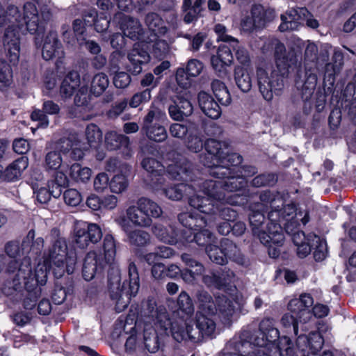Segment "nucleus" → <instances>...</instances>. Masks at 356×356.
Returning a JSON list of instances; mask_svg holds the SVG:
<instances>
[{"label":"nucleus","instance_id":"f257e3e1","mask_svg":"<svg viewBox=\"0 0 356 356\" xmlns=\"http://www.w3.org/2000/svg\"><path fill=\"white\" fill-rule=\"evenodd\" d=\"M265 55L274 52L276 70L269 68H259L257 72V81L260 92L266 101L273 99L274 95H279L284 87L283 76L288 74L289 68L298 61L293 49L286 50L284 44L274 38H266L261 47Z\"/></svg>","mask_w":356,"mask_h":356},{"label":"nucleus","instance_id":"f03ea898","mask_svg":"<svg viewBox=\"0 0 356 356\" xmlns=\"http://www.w3.org/2000/svg\"><path fill=\"white\" fill-rule=\"evenodd\" d=\"M248 173L246 174V170L244 169V175L235 177L227 175L224 177H217L218 179H225V180H206L202 181V193L207 196L213 197L218 200H224L229 204L237 205L242 202V198L238 194L229 196L228 192L237 191L243 188L247 185V181L244 176L250 175L255 173V169L253 167H248Z\"/></svg>","mask_w":356,"mask_h":356},{"label":"nucleus","instance_id":"7ed1b4c3","mask_svg":"<svg viewBox=\"0 0 356 356\" xmlns=\"http://www.w3.org/2000/svg\"><path fill=\"white\" fill-rule=\"evenodd\" d=\"M141 165L150 175V186L152 188H160L166 177L183 181H188L191 178V165L186 159H183L179 163L169 165L166 172L164 166L152 157L144 158Z\"/></svg>","mask_w":356,"mask_h":356},{"label":"nucleus","instance_id":"20e7f679","mask_svg":"<svg viewBox=\"0 0 356 356\" xmlns=\"http://www.w3.org/2000/svg\"><path fill=\"white\" fill-rule=\"evenodd\" d=\"M110 296L115 302L118 312L127 307L131 298L138 292L140 284L136 266L131 264L129 266V287L125 282L120 285V276L118 270L113 272L108 277Z\"/></svg>","mask_w":356,"mask_h":356},{"label":"nucleus","instance_id":"39448f33","mask_svg":"<svg viewBox=\"0 0 356 356\" xmlns=\"http://www.w3.org/2000/svg\"><path fill=\"white\" fill-rule=\"evenodd\" d=\"M196 303L198 308L197 312L210 315L218 314L225 323L229 322L236 307L239 305L235 300H231L227 295L224 294L217 297L214 302L210 294L204 290L197 291Z\"/></svg>","mask_w":356,"mask_h":356},{"label":"nucleus","instance_id":"423d86ee","mask_svg":"<svg viewBox=\"0 0 356 356\" xmlns=\"http://www.w3.org/2000/svg\"><path fill=\"white\" fill-rule=\"evenodd\" d=\"M314 300L309 294H302L299 298L292 299L288 304L289 310L293 314H285L282 316L280 323L286 332L298 334L300 323H306L312 318L309 307Z\"/></svg>","mask_w":356,"mask_h":356},{"label":"nucleus","instance_id":"0eeeda50","mask_svg":"<svg viewBox=\"0 0 356 356\" xmlns=\"http://www.w3.org/2000/svg\"><path fill=\"white\" fill-rule=\"evenodd\" d=\"M49 260L54 275L58 278L65 273H73L76 264V254L74 250H68L64 238H58L49 249Z\"/></svg>","mask_w":356,"mask_h":356},{"label":"nucleus","instance_id":"6e6552de","mask_svg":"<svg viewBox=\"0 0 356 356\" xmlns=\"http://www.w3.org/2000/svg\"><path fill=\"white\" fill-rule=\"evenodd\" d=\"M103 250L104 258L100 253L95 251H91L86 254L83 265V276L86 280H91L97 272L102 271L107 264H111L114 261L116 249L115 240L111 235L106 234L104 236Z\"/></svg>","mask_w":356,"mask_h":356},{"label":"nucleus","instance_id":"1a4fd4ad","mask_svg":"<svg viewBox=\"0 0 356 356\" xmlns=\"http://www.w3.org/2000/svg\"><path fill=\"white\" fill-rule=\"evenodd\" d=\"M179 220L183 226H184L186 234L184 237L191 238L189 241H195L199 245L206 246L216 243V237L211 233L208 229L205 227L211 224V221L209 222L203 217L197 218L188 213H181L179 216Z\"/></svg>","mask_w":356,"mask_h":356},{"label":"nucleus","instance_id":"9d476101","mask_svg":"<svg viewBox=\"0 0 356 356\" xmlns=\"http://www.w3.org/2000/svg\"><path fill=\"white\" fill-rule=\"evenodd\" d=\"M188 202L193 208L211 216L209 220L212 222L216 220L217 216L226 221L234 220L237 216L236 211L225 206V203L228 204L225 200H218L209 196L203 197L196 194L191 196Z\"/></svg>","mask_w":356,"mask_h":356},{"label":"nucleus","instance_id":"9b49d317","mask_svg":"<svg viewBox=\"0 0 356 356\" xmlns=\"http://www.w3.org/2000/svg\"><path fill=\"white\" fill-rule=\"evenodd\" d=\"M162 214L160 206L147 197L139 198L136 205L129 206L126 210L129 222L138 227H148L152 223V218H159Z\"/></svg>","mask_w":356,"mask_h":356},{"label":"nucleus","instance_id":"f8f14e48","mask_svg":"<svg viewBox=\"0 0 356 356\" xmlns=\"http://www.w3.org/2000/svg\"><path fill=\"white\" fill-rule=\"evenodd\" d=\"M156 320H154L155 325L160 324L159 333L162 337L168 336L169 333L178 342L192 339L193 327L182 318L174 319L172 321L169 318L164 308H159L156 312Z\"/></svg>","mask_w":356,"mask_h":356},{"label":"nucleus","instance_id":"ddd939ff","mask_svg":"<svg viewBox=\"0 0 356 356\" xmlns=\"http://www.w3.org/2000/svg\"><path fill=\"white\" fill-rule=\"evenodd\" d=\"M206 252L213 262L220 265L226 264L228 259L238 264H243V257L240 250L232 241L227 238L221 241L220 248L214 243L210 244L206 248Z\"/></svg>","mask_w":356,"mask_h":356},{"label":"nucleus","instance_id":"4468645a","mask_svg":"<svg viewBox=\"0 0 356 356\" xmlns=\"http://www.w3.org/2000/svg\"><path fill=\"white\" fill-rule=\"evenodd\" d=\"M102 237V229L95 223L79 221L74 225V243L77 248L85 249L90 243H97Z\"/></svg>","mask_w":356,"mask_h":356},{"label":"nucleus","instance_id":"2eb2a0df","mask_svg":"<svg viewBox=\"0 0 356 356\" xmlns=\"http://www.w3.org/2000/svg\"><path fill=\"white\" fill-rule=\"evenodd\" d=\"M281 19L282 22L280 25L279 29L282 32L296 29L298 25L304 21L306 22L308 26L312 29L318 26V21L311 17L310 13L305 8H292L286 12L285 15H282Z\"/></svg>","mask_w":356,"mask_h":356},{"label":"nucleus","instance_id":"dca6fc26","mask_svg":"<svg viewBox=\"0 0 356 356\" xmlns=\"http://www.w3.org/2000/svg\"><path fill=\"white\" fill-rule=\"evenodd\" d=\"M47 280V266L44 264H38L35 269L32 284L29 285L28 283H26L28 294L26 300H24V308L31 309L35 306L37 299L41 294V289L39 286L44 285Z\"/></svg>","mask_w":356,"mask_h":356},{"label":"nucleus","instance_id":"f3484780","mask_svg":"<svg viewBox=\"0 0 356 356\" xmlns=\"http://www.w3.org/2000/svg\"><path fill=\"white\" fill-rule=\"evenodd\" d=\"M159 309L152 310L151 315L148 316L144 323L143 339L145 348L150 353H156L163 341L165 337L161 336L159 333L160 324L155 325L154 320H156V314Z\"/></svg>","mask_w":356,"mask_h":356},{"label":"nucleus","instance_id":"a211bd4d","mask_svg":"<svg viewBox=\"0 0 356 356\" xmlns=\"http://www.w3.org/2000/svg\"><path fill=\"white\" fill-rule=\"evenodd\" d=\"M272 227H268V233L259 235L261 243L268 246V254L272 258H277L281 253L284 243V234L282 227L278 223H272Z\"/></svg>","mask_w":356,"mask_h":356},{"label":"nucleus","instance_id":"6ab92c4d","mask_svg":"<svg viewBox=\"0 0 356 356\" xmlns=\"http://www.w3.org/2000/svg\"><path fill=\"white\" fill-rule=\"evenodd\" d=\"M176 94L175 97H172V103L168 107V113L172 120L180 121L192 114L193 107L188 91H179L177 89Z\"/></svg>","mask_w":356,"mask_h":356},{"label":"nucleus","instance_id":"aec40b11","mask_svg":"<svg viewBox=\"0 0 356 356\" xmlns=\"http://www.w3.org/2000/svg\"><path fill=\"white\" fill-rule=\"evenodd\" d=\"M49 11L43 10H41L40 18L34 3H26L24 6V20L26 24L27 30L32 34L42 33L44 29L43 24L49 19Z\"/></svg>","mask_w":356,"mask_h":356},{"label":"nucleus","instance_id":"412c9836","mask_svg":"<svg viewBox=\"0 0 356 356\" xmlns=\"http://www.w3.org/2000/svg\"><path fill=\"white\" fill-rule=\"evenodd\" d=\"M5 249L8 256L13 259L8 264V270L13 273L16 270H18L13 280L12 287L15 291L20 293L22 289L20 282V268L22 264L20 256V244L19 242L10 241L6 244Z\"/></svg>","mask_w":356,"mask_h":356},{"label":"nucleus","instance_id":"4be33fe9","mask_svg":"<svg viewBox=\"0 0 356 356\" xmlns=\"http://www.w3.org/2000/svg\"><path fill=\"white\" fill-rule=\"evenodd\" d=\"M22 31L19 27H9L4 35V47L10 62L15 65L19 59Z\"/></svg>","mask_w":356,"mask_h":356},{"label":"nucleus","instance_id":"5701e85b","mask_svg":"<svg viewBox=\"0 0 356 356\" xmlns=\"http://www.w3.org/2000/svg\"><path fill=\"white\" fill-rule=\"evenodd\" d=\"M205 149L207 154L201 156L200 161L211 170L220 163V161L227 149V146L225 143L215 139H209L205 143Z\"/></svg>","mask_w":356,"mask_h":356},{"label":"nucleus","instance_id":"b1692460","mask_svg":"<svg viewBox=\"0 0 356 356\" xmlns=\"http://www.w3.org/2000/svg\"><path fill=\"white\" fill-rule=\"evenodd\" d=\"M323 345V339L321 334L317 332H312L309 335L301 334L298 336L296 349L299 356H306L307 351L313 355L319 352Z\"/></svg>","mask_w":356,"mask_h":356},{"label":"nucleus","instance_id":"393cba45","mask_svg":"<svg viewBox=\"0 0 356 356\" xmlns=\"http://www.w3.org/2000/svg\"><path fill=\"white\" fill-rule=\"evenodd\" d=\"M198 186L199 192H202V181H198L197 183H194L193 185H188L186 184H179L168 186L166 184V178L163 181V184L160 188H153L154 191L161 192L162 194L165 195L166 197L171 200L177 201L182 198L184 194L191 195L193 191H197L196 187Z\"/></svg>","mask_w":356,"mask_h":356},{"label":"nucleus","instance_id":"a878e982","mask_svg":"<svg viewBox=\"0 0 356 356\" xmlns=\"http://www.w3.org/2000/svg\"><path fill=\"white\" fill-rule=\"evenodd\" d=\"M242 162V157L236 153L229 154L227 149L222 156L220 163L210 170L209 174L214 177H224L227 175L233 174L237 165Z\"/></svg>","mask_w":356,"mask_h":356},{"label":"nucleus","instance_id":"bb28decb","mask_svg":"<svg viewBox=\"0 0 356 356\" xmlns=\"http://www.w3.org/2000/svg\"><path fill=\"white\" fill-rule=\"evenodd\" d=\"M152 232L160 241L171 245L179 242L184 243V241L191 240L188 237H184V235L186 234L185 229L178 233L172 226H166L161 223H157L153 227Z\"/></svg>","mask_w":356,"mask_h":356},{"label":"nucleus","instance_id":"cd10ccee","mask_svg":"<svg viewBox=\"0 0 356 356\" xmlns=\"http://www.w3.org/2000/svg\"><path fill=\"white\" fill-rule=\"evenodd\" d=\"M56 148L63 153H69L73 160L77 161L83 157L88 146L76 135H72L70 138H61L56 144Z\"/></svg>","mask_w":356,"mask_h":356},{"label":"nucleus","instance_id":"c85d7f7f","mask_svg":"<svg viewBox=\"0 0 356 356\" xmlns=\"http://www.w3.org/2000/svg\"><path fill=\"white\" fill-rule=\"evenodd\" d=\"M115 19L118 20L120 29L124 36L133 40L144 41L143 28L140 22L137 19L123 14L117 15Z\"/></svg>","mask_w":356,"mask_h":356},{"label":"nucleus","instance_id":"c756f323","mask_svg":"<svg viewBox=\"0 0 356 356\" xmlns=\"http://www.w3.org/2000/svg\"><path fill=\"white\" fill-rule=\"evenodd\" d=\"M232 61L233 55L231 49L225 44L220 46L216 55L211 58V66L220 76L227 74V67L232 64Z\"/></svg>","mask_w":356,"mask_h":356},{"label":"nucleus","instance_id":"7c9ffc66","mask_svg":"<svg viewBox=\"0 0 356 356\" xmlns=\"http://www.w3.org/2000/svg\"><path fill=\"white\" fill-rule=\"evenodd\" d=\"M127 58L129 63L127 66L128 71L133 74H138L142 72V65L149 61L150 56L140 44H136L128 54Z\"/></svg>","mask_w":356,"mask_h":356},{"label":"nucleus","instance_id":"2f4dec72","mask_svg":"<svg viewBox=\"0 0 356 356\" xmlns=\"http://www.w3.org/2000/svg\"><path fill=\"white\" fill-rule=\"evenodd\" d=\"M105 141L108 149L111 150H120L126 158H129L132 156L133 150L129 137L118 134L115 131H110L106 134Z\"/></svg>","mask_w":356,"mask_h":356},{"label":"nucleus","instance_id":"473e14b6","mask_svg":"<svg viewBox=\"0 0 356 356\" xmlns=\"http://www.w3.org/2000/svg\"><path fill=\"white\" fill-rule=\"evenodd\" d=\"M214 316L197 312L196 327H193L192 339H199L200 337L212 336L216 330V323L213 318Z\"/></svg>","mask_w":356,"mask_h":356},{"label":"nucleus","instance_id":"72a5a7b5","mask_svg":"<svg viewBox=\"0 0 356 356\" xmlns=\"http://www.w3.org/2000/svg\"><path fill=\"white\" fill-rule=\"evenodd\" d=\"M42 55L44 59L49 60L54 57L62 58L64 51L61 43L59 42L56 32L49 31L44 39L42 49Z\"/></svg>","mask_w":356,"mask_h":356},{"label":"nucleus","instance_id":"f704fd0d","mask_svg":"<svg viewBox=\"0 0 356 356\" xmlns=\"http://www.w3.org/2000/svg\"><path fill=\"white\" fill-rule=\"evenodd\" d=\"M119 225L125 232L129 243L134 246L142 247L147 245L150 241V235L142 229H131L129 222L125 218L118 220Z\"/></svg>","mask_w":356,"mask_h":356},{"label":"nucleus","instance_id":"c9c22d12","mask_svg":"<svg viewBox=\"0 0 356 356\" xmlns=\"http://www.w3.org/2000/svg\"><path fill=\"white\" fill-rule=\"evenodd\" d=\"M204 2V0H183L181 18L185 24H194L202 16Z\"/></svg>","mask_w":356,"mask_h":356},{"label":"nucleus","instance_id":"e433bc0d","mask_svg":"<svg viewBox=\"0 0 356 356\" xmlns=\"http://www.w3.org/2000/svg\"><path fill=\"white\" fill-rule=\"evenodd\" d=\"M131 167L129 164H124L122 166V172H117L111 179L109 191L111 193L120 195L124 193L129 186Z\"/></svg>","mask_w":356,"mask_h":356},{"label":"nucleus","instance_id":"4c0bfd02","mask_svg":"<svg viewBox=\"0 0 356 356\" xmlns=\"http://www.w3.org/2000/svg\"><path fill=\"white\" fill-rule=\"evenodd\" d=\"M198 104L202 111L209 118L216 120L221 115V108L213 98L205 92L198 94Z\"/></svg>","mask_w":356,"mask_h":356},{"label":"nucleus","instance_id":"58836bf2","mask_svg":"<svg viewBox=\"0 0 356 356\" xmlns=\"http://www.w3.org/2000/svg\"><path fill=\"white\" fill-rule=\"evenodd\" d=\"M80 86V76L78 72H70L63 80L60 86V95L63 99H68Z\"/></svg>","mask_w":356,"mask_h":356},{"label":"nucleus","instance_id":"ea45409f","mask_svg":"<svg viewBox=\"0 0 356 356\" xmlns=\"http://www.w3.org/2000/svg\"><path fill=\"white\" fill-rule=\"evenodd\" d=\"M182 261L191 268H195V271L186 270L181 273L182 279L187 283H193L195 280L196 275H200L204 270V266L197 261L194 260L188 254L181 255Z\"/></svg>","mask_w":356,"mask_h":356},{"label":"nucleus","instance_id":"a19ab883","mask_svg":"<svg viewBox=\"0 0 356 356\" xmlns=\"http://www.w3.org/2000/svg\"><path fill=\"white\" fill-rule=\"evenodd\" d=\"M250 224L252 227V233L259 239V235H263L264 232L268 233V227L270 226V220L268 219V224L264 227V223L265 217L263 213L257 209H252V213L249 217Z\"/></svg>","mask_w":356,"mask_h":356},{"label":"nucleus","instance_id":"79ce46f5","mask_svg":"<svg viewBox=\"0 0 356 356\" xmlns=\"http://www.w3.org/2000/svg\"><path fill=\"white\" fill-rule=\"evenodd\" d=\"M145 22L151 33L150 35H165L168 32L164 22L156 13H148L145 17Z\"/></svg>","mask_w":356,"mask_h":356},{"label":"nucleus","instance_id":"37998d69","mask_svg":"<svg viewBox=\"0 0 356 356\" xmlns=\"http://www.w3.org/2000/svg\"><path fill=\"white\" fill-rule=\"evenodd\" d=\"M109 86L108 76L104 72H97L92 76L90 81V93L99 97L103 94Z\"/></svg>","mask_w":356,"mask_h":356},{"label":"nucleus","instance_id":"c03bdc74","mask_svg":"<svg viewBox=\"0 0 356 356\" xmlns=\"http://www.w3.org/2000/svg\"><path fill=\"white\" fill-rule=\"evenodd\" d=\"M218 278L222 281L221 289L230 291V293L227 296L228 298L231 300H235L238 303L236 289L232 286L236 280L234 272L230 270H225L218 275Z\"/></svg>","mask_w":356,"mask_h":356},{"label":"nucleus","instance_id":"a18cd8bd","mask_svg":"<svg viewBox=\"0 0 356 356\" xmlns=\"http://www.w3.org/2000/svg\"><path fill=\"white\" fill-rule=\"evenodd\" d=\"M234 79L238 88L243 92L250 90L252 86L251 75L247 69L238 67L235 69Z\"/></svg>","mask_w":356,"mask_h":356},{"label":"nucleus","instance_id":"49530a36","mask_svg":"<svg viewBox=\"0 0 356 356\" xmlns=\"http://www.w3.org/2000/svg\"><path fill=\"white\" fill-rule=\"evenodd\" d=\"M296 213V207L293 204L285 205L282 209L275 208L269 213V220H270V227L272 223H277L276 221L280 219L289 220L293 218Z\"/></svg>","mask_w":356,"mask_h":356},{"label":"nucleus","instance_id":"de8ad7c7","mask_svg":"<svg viewBox=\"0 0 356 356\" xmlns=\"http://www.w3.org/2000/svg\"><path fill=\"white\" fill-rule=\"evenodd\" d=\"M211 88L219 103L223 106H227L231 103L230 94L225 83L220 80H213Z\"/></svg>","mask_w":356,"mask_h":356},{"label":"nucleus","instance_id":"09e8293b","mask_svg":"<svg viewBox=\"0 0 356 356\" xmlns=\"http://www.w3.org/2000/svg\"><path fill=\"white\" fill-rule=\"evenodd\" d=\"M147 137L155 142H163L167 138V132L165 127L159 123H154V125L142 127Z\"/></svg>","mask_w":356,"mask_h":356},{"label":"nucleus","instance_id":"8fccbe9b","mask_svg":"<svg viewBox=\"0 0 356 356\" xmlns=\"http://www.w3.org/2000/svg\"><path fill=\"white\" fill-rule=\"evenodd\" d=\"M308 240L312 241L314 257L316 261L323 260L327 254L326 242L316 234H311Z\"/></svg>","mask_w":356,"mask_h":356},{"label":"nucleus","instance_id":"3c124183","mask_svg":"<svg viewBox=\"0 0 356 356\" xmlns=\"http://www.w3.org/2000/svg\"><path fill=\"white\" fill-rule=\"evenodd\" d=\"M86 138L90 147L96 148L102 143V132L95 124H90L86 129Z\"/></svg>","mask_w":356,"mask_h":356},{"label":"nucleus","instance_id":"603ef678","mask_svg":"<svg viewBox=\"0 0 356 356\" xmlns=\"http://www.w3.org/2000/svg\"><path fill=\"white\" fill-rule=\"evenodd\" d=\"M165 118V112L152 104L143 119V127L154 125V123H159Z\"/></svg>","mask_w":356,"mask_h":356},{"label":"nucleus","instance_id":"864d4df0","mask_svg":"<svg viewBox=\"0 0 356 356\" xmlns=\"http://www.w3.org/2000/svg\"><path fill=\"white\" fill-rule=\"evenodd\" d=\"M162 35H149L144 39L143 42L151 44L152 43V48L156 56H161L165 54L168 50V43L160 38Z\"/></svg>","mask_w":356,"mask_h":356},{"label":"nucleus","instance_id":"5fc2aeb1","mask_svg":"<svg viewBox=\"0 0 356 356\" xmlns=\"http://www.w3.org/2000/svg\"><path fill=\"white\" fill-rule=\"evenodd\" d=\"M92 175V170L88 167H82L80 164L74 163L70 168V176L76 181L85 183Z\"/></svg>","mask_w":356,"mask_h":356},{"label":"nucleus","instance_id":"6e6d98bb","mask_svg":"<svg viewBox=\"0 0 356 356\" xmlns=\"http://www.w3.org/2000/svg\"><path fill=\"white\" fill-rule=\"evenodd\" d=\"M260 200L261 203L257 205L259 209L264 206L267 207L268 204H270V207L273 209L283 206L282 200L279 197L276 198L270 191H264L261 193Z\"/></svg>","mask_w":356,"mask_h":356},{"label":"nucleus","instance_id":"4d7b16f0","mask_svg":"<svg viewBox=\"0 0 356 356\" xmlns=\"http://www.w3.org/2000/svg\"><path fill=\"white\" fill-rule=\"evenodd\" d=\"M110 177L105 172H99L94 178L93 188L98 193L109 190Z\"/></svg>","mask_w":356,"mask_h":356},{"label":"nucleus","instance_id":"13d9d810","mask_svg":"<svg viewBox=\"0 0 356 356\" xmlns=\"http://www.w3.org/2000/svg\"><path fill=\"white\" fill-rule=\"evenodd\" d=\"M250 15L252 17V19H254L257 27L262 28L265 26L267 22L266 10L261 5H253L251 8Z\"/></svg>","mask_w":356,"mask_h":356},{"label":"nucleus","instance_id":"bf43d9fd","mask_svg":"<svg viewBox=\"0 0 356 356\" xmlns=\"http://www.w3.org/2000/svg\"><path fill=\"white\" fill-rule=\"evenodd\" d=\"M54 151L48 152L45 157V164L47 168L51 170H57L62 165V158L60 154V150L55 147Z\"/></svg>","mask_w":356,"mask_h":356},{"label":"nucleus","instance_id":"052dcab7","mask_svg":"<svg viewBox=\"0 0 356 356\" xmlns=\"http://www.w3.org/2000/svg\"><path fill=\"white\" fill-rule=\"evenodd\" d=\"M90 90L88 85L81 86L74 97V104L76 106L81 107L88 104L90 100Z\"/></svg>","mask_w":356,"mask_h":356},{"label":"nucleus","instance_id":"680f3d73","mask_svg":"<svg viewBox=\"0 0 356 356\" xmlns=\"http://www.w3.org/2000/svg\"><path fill=\"white\" fill-rule=\"evenodd\" d=\"M178 305L179 308L187 314H192L194 312V307L191 298L187 293L182 291L178 298Z\"/></svg>","mask_w":356,"mask_h":356},{"label":"nucleus","instance_id":"e2e57ef3","mask_svg":"<svg viewBox=\"0 0 356 356\" xmlns=\"http://www.w3.org/2000/svg\"><path fill=\"white\" fill-rule=\"evenodd\" d=\"M57 85V75L53 72L45 74L43 80V92L47 95H51V92Z\"/></svg>","mask_w":356,"mask_h":356},{"label":"nucleus","instance_id":"0e129e2a","mask_svg":"<svg viewBox=\"0 0 356 356\" xmlns=\"http://www.w3.org/2000/svg\"><path fill=\"white\" fill-rule=\"evenodd\" d=\"M150 99L151 91L149 89H146L133 95L129 102V104L131 108H137L141 104L149 102Z\"/></svg>","mask_w":356,"mask_h":356},{"label":"nucleus","instance_id":"69168bd1","mask_svg":"<svg viewBox=\"0 0 356 356\" xmlns=\"http://www.w3.org/2000/svg\"><path fill=\"white\" fill-rule=\"evenodd\" d=\"M63 198L65 202L72 207L79 205L82 200V197L80 193L77 190L73 188L66 190L63 193Z\"/></svg>","mask_w":356,"mask_h":356},{"label":"nucleus","instance_id":"338daca9","mask_svg":"<svg viewBox=\"0 0 356 356\" xmlns=\"http://www.w3.org/2000/svg\"><path fill=\"white\" fill-rule=\"evenodd\" d=\"M204 69V64L199 60L191 59L185 68L187 74L191 77L199 76Z\"/></svg>","mask_w":356,"mask_h":356},{"label":"nucleus","instance_id":"774afa93","mask_svg":"<svg viewBox=\"0 0 356 356\" xmlns=\"http://www.w3.org/2000/svg\"><path fill=\"white\" fill-rule=\"evenodd\" d=\"M190 76L187 74L185 68L179 67L176 72V81L178 86L182 88L181 91H186V90L191 86Z\"/></svg>","mask_w":356,"mask_h":356}]
</instances>
